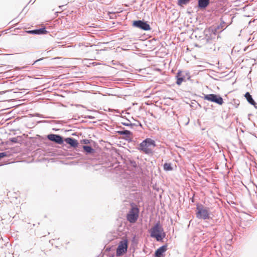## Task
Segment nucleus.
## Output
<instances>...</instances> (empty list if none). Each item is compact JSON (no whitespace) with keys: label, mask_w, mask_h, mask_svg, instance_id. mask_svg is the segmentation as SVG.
<instances>
[{"label":"nucleus","mask_w":257,"mask_h":257,"mask_svg":"<svg viewBox=\"0 0 257 257\" xmlns=\"http://www.w3.org/2000/svg\"><path fill=\"white\" fill-rule=\"evenodd\" d=\"M219 29V27L217 26L214 30L209 28L208 30H204L205 37L201 40L202 43L204 44L207 49L215 50L214 46V40L216 38L215 32H217V29Z\"/></svg>","instance_id":"f257e3e1"},{"label":"nucleus","mask_w":257,"mask_h":257,"mask_svg":"<svg viewBox=\"0 0 257 257\" xmlns=\"http://www.w3.org/2000/svg\"><path fill=\"white\" fill-rule=\"evenodd\" d=\"M155 141L151 138H147L140 143L138 150L147 155L153 153V150L156 147Z\"/></svg>","instance_id":"f03ea898"},{"label":"nucleus","mask_w":257,"mask_h":257,"mask_svg":"<svg viewBox=\"0 0 257 257\" xmlns=\"http://www.w3.org/2000/svg\"><path fill=\"white\" fill-rule=\"evenodd\" d=\"M211 215L212 213L209 207L200 203L196 204V217L197 218L204 220H210L212 218Z\"/></svg>","instance_id":"7ed1b4c3"},{"label":"nucleus","mask_w":257,"mask_h":257,"mask_svg":"<svg viewBox=\"0 0 257 257\" xmlns=\"http://www.w3.org/2000/svg\"><path fill=\"white\" fill-rule=\"evenodd\" d=\"M150 236L153 238H156L158 241H163V239L165 237L166 233L164 231L163 228L160 222L156 223L155 225L151 228L150 230Z\"/></svg>","instance_id":"20e7f679"},{"label":"nucleus","mask_w":257,"mask_h":257,"mask_svg":"<svg viewBox=\"0 0 257 257\" xmlns=\"http://www.w3.org/2000/svg\"><path fill=\"white\" fill-rule=\"evenodd\" d=\"M139 208L137 207L132 206L126 215L127 220L130 223H135L139 217Z\"/></svg>","instance_id":"39448f33"},{"label":"nucleus","mask_w":257,"mask_h":257,"mask_svg":"<svg viewBox=\"0 0 257 257\" xmlns=\"http://www.w3.org/2000/svg\"><path fill=\"white\" fill-rule=\"evenodd\" d=\"M202 98L204 100L214 102L218 105H221L224 103L223 99L221 96L216 94H204Z\"/></svg>","instance_id":"423d86ee"},{"label":"nucleus","mask_w":257,"mask_h":257,"mask_svg":"<svg viewBox=\"0 0 257 257\" xmlns=\"http://www.w3.org/2000/svg\"><path fill=\"white\" fill-rule=\"evenodd\" d=\"M128 248V241L127 239L121 240L116 248V255L120 256L123 255L126 251Z\"/></svg>","instance_id":"0eeeda50"},{"label":"nucleus","mask_w":257,"mask_h":257,"mask_svg":"<svg viewBox=\"0 0 257 257\" xmlns=\"http://www.w3.org/2000/svg\"><path fill=\"white\" fill-rule=\"evenodd\" d=\"M132 26L144 31H149L151 29V27L148 22L144 21V20H139L134 21Z\"/></svg>","instance_id":"6e6552de"},{"label":"nucleus","mask_w":257,"mask_h":257,"mask_svg":"<svg viewBox=\"0 0 257 257\" xmlns=\"http://www.w3.org/2000/svg\"><path fill=\"white\" fill-rule=\"evenodd\" d=\"M47 139L59 145H62L64 143V138L58 134H50L47 135Z\"/></svg>","instance_id":"1a4fd4ad"},{"label":"nucleus","mask_w":257,"mask_h":257,"mask_svg":"<svg viewBox=\"0 0 257 257\" xmlns=\"http://www.w3.org/2000/svg\"><path fill=\"white\" fill-rule=\"evenodd\" d=\"M26 33L33 35H43L47 34L48 32L46 30L45 28L43 27L35 30L26 31Z\"/></svg>","instance_id":"9d476101"},{"label":"nucleus","mask_w":257,"mask_h":257,"mask_svg":"<svg viewBox=\"0 0 257 257\" xmlns=\"http://www.w3.org/2000/svg\"><path fill=\"white\" fill-rule=\"evenodd\" d=\"M167 244H165L160 246L155 251L154 255L153 257H164V253L167 250Z\"/></svg>","instance_id":"9b49d317"},{"label":"nucleus","mask_w":257,"mask_h":257,"mask_svg":"<svg viewBox=\"0 0 257 257\" xmlns=\"http://www.w3.org/2000/svg\"><path fill=\"white\" fill-rule=\"evenodd\" d=\"M210 0H198L197 7L198 9L204 11L210 5Z\"/></svg>","instance_id":"f8f14e48"},{"label":"nucleus","mask_w":257,"mask_h":257,"mask_svg":"<svg viewBox=\"0 0 257 257\" xmlns=\"http://www.w3.org/2000/svg\"><path fill=\"white\" fill-rule=\"evenodd\" d=\"M176 78L177 79L176 83L178 85H180L182 83V82L185 81V74H184V73L182 71L179 70L176 74Z\"/></svg>","instance_id":"ddd939ff"},{"label":"nucleus","mask_w":257,"mask_h":257,"mask_svg":"<svg viewBox=\"0 0 257 257\" xmlns=\"http://www.w3.org/2000/svg\"><path fill=\"white\" fill-rule=\"evenodd\" d=\"M65 142L67 144H69L71 147L76 148L78 146V142L77 140L73 138H66L64 139V142Z\"/></svg>","instance_id":"4468645a"},{"label":"nucleus","mask_w":257,"mask_h":257,"mask_svg":"<svg viewBox=\"0 0 257 257\" xmlns=\"http://www.w3.org/2000/svg\"><path fill=\"white\" fill-rule=\"evenodd\" d=\"M247 102L251 105H253L254 108L257 109V103L254 100L252 95L249 92H246L244 95Z\"/></svg>","instance_id":"2eb2a0df"},{"label":"nucleus","mask_w":257,"mask_h":257,"mask_svg":"<svg viewBox=\"0 0 257 257\" xmlns=\"http://www.w3.org/2000/svg\"><path fill=\"white\" fill-rule=\"evenodd\" d=\"M116 133L119 135L124 136L126 138H130L133 135V133L131 131L125 130L124 128H123V130L122 131H116Z\"/></svg>","instance_id":"dca6fc26"},{"label":"nucleus","mask_w":257,"mask_h":257,"mask_svg":"<svg viewBox=\"0 0 257 257\" xmlns=\"http://www.w3.org/2000/svg\"><path fill=\"white\" fill-rule=\"evenodd\" d=\"M82 148L87 154H92L95 152V150L90 146L84 145Z\"/></svg>","instance_id":"f3484780"},{"label":"nucleus","mask_w":257,"mask_h":257,"mask_svg":"<svg viewBox=\"0 0 257 257\" xmlns=\"http://www.w3.org/2000/svg\"><path fill=\"white\" fill-rule=\"evenodd\" d=\"M191 0H178L177 5L180 7H183L184 5H187Z\"/></svg>","instance_id":"a211bd4d"},{"label":"nucleus","mask_w":257,"mask_h":257,"mask_svg":"<svg viewBox=\"0 0 257 257\" xmlns=\"http://www.w3.org/2000/svg\"><path fill=\"white\" fill-rule=\"evenodd\" d=\"M164 170L166 171H172L173 168L170 163H165L163 165Z\"/></svg>","instance_id":"6ab92c4d"},{"label":"nucleus","mask_w":257,"mask_h":257,"mask_svg":"<svg viewBox=\"0 0 257 257\" xmlns=\"http://www.w3.org/2000/svg\"><path fill=\"white\" fill-rule=\"evenodd\" d=\"M9 157V153L7 152H4L0 153V159Z\"/></svg>","instance_id":"aec40b11"},{"label":"nucleus","mask_w":257,"mask_h":257,"mask_svg":"<svg viewBox=\"0 0 257 257\" xmlns=\"http://www.w3.org/2000/svg\"><path fill=\"white\" fill-rule=\"evenodd\" d=\"M20 137L18 136L15 138H12L9 139V141L13 143H17L18 142V138Z\"/></svg>","instance_id":"412c9836"},{"label":"nucleus","mask_w":257,"mask_h":257,"mask_svg":"<svg viewBox=\"0 0 257 257\" xmlns=\"http://www.w3.org/2000/svg\"><path fill=\"white\" fill-rule=\"evenodd\" d=\"M90 141H92L88 140V139H83V140L80 141V143L81 144L87 145V144H90Z\"/></svg>","instance_id":"4be33fe9"},{"label":"nucleus","mask_w":257,"mask_h":257,"mask_svg":"<svg viewBox=\"0 0 257 257\" xmlns=\"http://www.w3.org/2000/svg\"><path fill=\"white\" fill-rule=\"evenodd\" d=\"M127 122H121V124L123 125H125V126H133V124L132 123H130V121L129 120H127Z\"/></svg>","instance_id":"5701e85b"},{"label":"nucleus","mask_w":257,"mask_h":257,"mask_svg":"<svg viewBox=\"0 0 257 257\" xmlns=\"http://www.w3.org/2000/svg\"><path fill=\"white\" fill-rule=\"evenodd\" d=\"M133 124V126H142V125L141 124V123L138 121V120H136V123H132Z\"/></svg>","instance_id":"b1692460"},{"label":"nucleus","mask_w":257,"mask_h":257,"mask_svg":"<svg viewBox=\"0 0 257 257\" xmlns=\"http://www.w3.org/2000/svg\"><path fill=\"white\" fill-rule=\"evenodd\" d=\"M131 164L134 168H136L137 167V164L135 161H131Z\"/></svg>","instance_id":"393cba45"},{"label":"nucleus","mask_w":257,"mask_h":257,"mask_svg":"<svg viewBox=\"0 0 257 257\" xmlns=\"http://www.w3.org/2000/svg\"><path fill=\"white\" fill-rule=\"evenodd\" d=\"M82 117H84L85 118H89V119H94L95 117L92 116L91 115H85L84 116H81Z\"/></svg>","instance_id":"a878e982"},{"label":"nucleus","mask_w":257,"mask_h":257,"mask_svg":"<svg viewBox=\"0 0 257 257\" xmlns=\"http://www.w3.org/2000/svg\"><path fill=\"white\" fill-rule=\"evenodd\" d=\"M26 67H27V66H23L22 67H16L15 68V69L17 70H21V69H24V68H25Z\"/></svg>","instance_id":"bb28decb"},{"label":"nucleus","mask_w":257,"mask_h":257,"mask_svg":"<svg viewBox=\"0 0 257 257\" xmlns=\"http://www.w3.org/2000/svg\"><path fill=\"white\" fill-rule=\"evenodd\" d=\"M43 59H44L43 58H40V59H38V60H36L35 61H34V62L33 63V64H35V63H37L38 62H39V61H40L42 60Z\"/></svg>","instance_id":"cd10ccee"},{"label":"nucleus","mask_w":257,"mask_h":257,"mask_svg":"<svg viewBox=\"0 0 257 257\" xmlns=\"http://www.w3.org/2000/svg\"><path fill=\"white\" fill-rule=\"evenodd\" d=\"M191 199V202H194V199L193 197H192Z\"/></svg>","instance_id":"c85d7f7f"},{"label":"nucleus","mask_w":257,"mask_h":257,"mask_svg":"<svg viewBox=\"0 0 257 257\" xmlns=\"http://www.w3.org/2000/svg\"><path fill=\"white\" fill-rule=\"evenodd\" d=\"M113 256H114L113 255H111V256H110V257H113Z\"/></svg>","instance_id":"c756f323"},{"label":"nucleus","mask_w":257,"mask_h":257,"mask_svg":"<svg viewBox=\"0 0 257 257\" xmlns=\"http://www.w3.org/2000/svg\"><path fill=\"white\" fill-rule=\"evenodd\" d=\"M2 165H0V166H1Z\"/></svg>","instance_id":"7c9ffc66"}]
</instances>
